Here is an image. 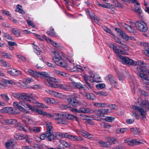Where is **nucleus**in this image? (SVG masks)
I'll return each mask as SVG.
<instances>
[{"instance_id":"nucleus-47","label":"nucleus","mask_w":149,"mask_h":149,"mask_svg":"<svg viewBox=\"0 0 149 149\" xmlns=\"http://www.w3.org/2000/svg\"><path fill=\"white\" fill-rule=\"evenodd\" d=\"M87 12L88 15L89 17L90 18H93L96 22L97 23L98 22L97 19H95L96 16L95 15L92 13H90L89 11H88Z\"/></svg>"},{"instance_id":"nucleus-56","label":"nucleus","mask_w":149,"mask_h":149,"mask_svg":"<svg viewBox=\"0 0 149 149\" xmlns=\"http://www.w3.org/2000/svg\"><path fill=\"white\" fill-rule=\"evenodd\" d=\"M115 118L112 116H107L104 119V120L107 122H112L114 121Z\"/></svg>"},{"instance_id":"nucleus-54","label":"nucleus","mask_w":149,"mask_h":149,"mask_svg":"<svg viewBox=\"0 0 149 149\" xmlns=\"http://www.w3.org/2000/svg\"><path fill=\"white\" fill-rule=\"evenodd\" d=\"M11 32L17 36H19L20 35V32L15 29L13 28L11 29Z\"/></svg>"},{"instance_id":"nucleus-48","label":"nucleus","mask_w":149,"mask_h":149,"mask_svg":"<svg viewBox=\"0 0 149 149\" xmlns=\"http://www.w3.org/2000/svg\"><path fill=\"white\" fill-rule=\"evenodd\" d=\"M0 62L2 66L7 67L9 66V63L7 62L2 60L1 58L0 59Z\"/></svg>"},{"instance_id":"nucleus-44","label":"nucleus","mask_w":149,"mask_h":149,"mask_svg":"<svg viewBox=\"0 0 149 149\" xmlns=\"http://www.w3.org/2000/svg\"><path fill=\"white\" fill-rule=\"evenodd\" d=\"M100 125L102 127L105 128L109 129L111 127V126L109 124L104 122L101 123Z\"/></svg>"},{"instance_id":"nucleus-20","label":"nucleus","mask_w":149,"mask_h":149,"mask_svg":"<svg viewBox=\"0 0 149 149\" xmlns=\"http://www.w3.org/2000/svg\"><path fill=\"white\" fill-rule=\"evenodd\" d=\"M42 100L48 104H56L58 103L57 100L52 98L45 97Z\"/></svg>"},{"instance_id":"nucleus-34","label":"nucleus","mask_w":149,"mask_h":149,"mask_svg":"<svg viewBox=\"0 0 149 149\" xmlns=\"http://www.w3.org/2000/svg\"><path fill=\"white\" fill-rule=\"evenodd\" d=\"M15 137L16 139L21 140L24 139H26V137H27V136L26 134H15Z\"/></svg>"},{"instance_id":"nucleus-50","label":"nucleus","mask_w":149,"mask_h":149,"mask_svg":"<svg viewBox=\"0 0 149 149\" xmlns=\"http://www.w3.org/2000/svg\"><path fill=\"white\" fill-rule=\"evenodd\" d=\"M34 80L31 78L28 77L23 79V82L25 84H27L32 82Z\"/></svg>"},{"instance_id":"nucleus-17","label":"nucleus","mask_w":149,"mask_h":149,"mask_svg":"<svg viewBox=\"0 0 149 149\" xmlns=\"http://www.w3.org/2000/svg\"><path fill=\"white\" fill-rule=\"evenodd\" d=\"M48 93L52 96H54L59 98L65 99L66 98V96L60 93L54 92L52 91H49Z\"/></svg>"},{"instance_id":"nucleus-24","label":"nucleus","mask_w":149,"mask_h":149,"mask_svg":"<svg viewBox=\"0 0 149 149\" xmlns=\"http://www.w3.org/2000/svg\"><path fill=\"white\" fill-rule=\"evenodd\" d=\"M93 82H100L101 81V77L97 73H95L92 77Z\"/></svg>"},{"instance_id":"nucleus-13","label":"nucleus","mask_w":149,"mask_h":149,"mask_svg":"<svg viewBox=\"0 0 149 149\" xmlns=\"http://www.w3.org/2000/svg\"><path fill=\"white\" fill-rule=\"evenodd\" d=\"M81 76L85 81V83L90 88L92 87V86L91 84L88 82V81H90L91 82H93L92 80V77L86 74H84L81 75Z\"/></svg>"},{"instance_id":"nucleus-55","label":"nucleus","mask_w":149,"mask_h":149,"mask_svg":"<svg viewBox=\"0 0 149 149\" xmlns=\"http://www.w3.org/2000/svg\"><path fill=\"white\" fill-rule=\"evenodd\" d=\"M130 130L135 134H139L140 132V131L139 129H138L137 128H131L130 129Z\"/></svg>"},{"instance_id":"nucleus-36","label":"nucleus","mask_w":149,"mask_h":149,"mask_svg":"<svg viewBox=\"0 0 149 149\" xmlns=\"http://www.w3.org/2000/svg\"><path fill=\"white\" fill-rule=\"evenodd\" d=\"M65 114L66 115V116L65 117L63 118V119H65H65L66 118L69 119L74 120H78V118L76 116H73L70 114Z\"/></svg>"},{"instance_id":"nucleus-52","label":"nucleus","mask_w":149,"mask_h":149,"mask_svg":"<svg viewBox=\"0 0 149 149\" xmlns=\"http://www.w3.org/2000/svg\"><path fill=\"white\" fill-rule=\"evenodd\" d=\"M97 4L99 6L104 8H110L111 5L110 4L107 3L105 5L101 4L99 2H97Z\"/></svg>"},{"instance_id":"nucleus-39","label":"nucleus","mask_w":149,"mask_h":149,"mask_svg":"<svg viewBox=\"0 0 149 149\" xmlns=\"http://www.w3.org/2000/svg\"><path fill=\"white\" fill-rule=\"evenodd\" d=\"M128 130V129L127 128H118L116 130V132L118 134H122L125 133Z\"/></svg>"},{"instance_id":"nucleus-59","label":"nucleus","mask_w":149,"mask_h":149,"mask_svg":"<svg viewBox=\"0 0 149 149\" xmlns=\"http://www.w3.org/2000/svg\"><path fill=\"white\" fill-rule=\"evenodd\" d=\"M105 86V85L103 83H100L96 85V87L98 89H101L104 88Z\"/></svg>"},{"instance_id":"nucleus-16","label":"nucleus","mask_w":149,"mask_h":149,"mask_svg":"<svg viewBox=\"0 0 149 149\" xmlns=\"http://www.w3.org/2000/svg\"><path fill=\"white\" fill-rule=\"evenodd\" d=\"M129 1L132 3H135L137 6H135V8L133 10L138 15H140L142 13V10L139 6V4L137 2V0H130Z\"/></svg>"},{"instance_id":"nucleus-15","label":"nucleus","mask_w":149,"mask_h":149,"mask_svg":"<svg viewBox=\"0 0 149 149\" xmlns=\"http://www.w3.org/2000/svg\"><path fill=\"white\" fill-rule=\"evenodd\" d=\"M81 94L84 97L88 100H94L96 99L95 96L92 93L84 92L82 93Z\"/></svg>"},{"instance_id":"nucleus-21","label":"nucleus","mask_w":149,"mask_h":149,"mask_svg":"<svg viewBox=\"0 0 149 149\" xmlns=\"http://www.w3.org/2000/svg\"><path fill=\"white\" fill-rule=\"evenodd\" d=\"M15 144V143L12 140L6 142L4 145L7 149H12Z\"/></svg>"},{"instance_id":"nucleus-33","label":"nucleus","mask_w":149,"mask_h":149,"mask_svg":"<svg viewBox=\"0 0 149 149\" xmlns=\"http://www.w3.org/2000/svg\"><path fill=\"white\" fill-rule=\"evenodd\" d=\"M74 88L84 89L85 87V85L81 84L80 83H76L74 82Z\"/></svg>"},{"instance_id":"nucleus-1","label":"nucleus","mask_w":149,"mask_h":149,"mask_svg":"<svg viewBox=\"0 0 149 149\" xmlns=\"http://www.w3.org/2000/svg\"><path fill=\"white\" fill-rule=\"evenodd\" d=\"M13 106L15 108L18 109L21 111L25 113L28 114L29 113V111L26 109H27L31 110L33 112H36L40 115L46 116L47 117L52 118L53 117L52 114L39 109L24 101H20L19 102H14L13 103Z\"/></svg>"},{"instance_id":"nucleus-9","label":"nucleus","mask_w":149,"mask_h":149,"mask_svg":"<svg viewBox=\"0 0 149 149\" xmlns=\"http://www.w3.org/2000/svg\"><path fill=\"white\" fill-rule=\"evenodd\" d=\"M134 25L136 29L140 31L146 32L148 30L147 25L143 22L137 21L134 23Z\"/></svg>"},{"instance_id":"nucleus-58","label":"nucleus","mask_w":149,"mask_h":149,"mask_svg":"<svg viewBox=\"0 0 149 149\" xmlns=\"http://www.w3.org/2000/svg\"><path fill=\"white\" fill-rule=\"evenodd\" d=\"M125 143L129 145H132V140H131L130 138H128L124 140Z\"/></svg>"},{"instance_id":"nucleus-11","label":"nucleus","mask_w":149,"mask_h":149,"mask_svg":"<svg viewBox=\"0 0 149 149\" xmlns=\"http://www.w3.org/2000/svg\"><path fill=\"white\" fill-rule=\"evenodd\" d=\"M106 81L109 82L112 86L114 87H116L118 86V84L116 81L115 77L111 74L107 76L105 78Z\"/></svg>"},{"instance_id":"nucleus-37","label":"nucleus","mask_w":149,"mask_h":149,"mask_svg":"<svg viewBox=\"0 0 149 149\" xmlns=\"http://www.w3.org/2000/svg\"><path fill=\"white\" fill-rule=\"evenodd\" d=\"M1 55L4 58L10 59L12 58V55L10 54L4 52H1Z\"/></svg>"},{"instance_id":"nucleus-7","label":"nucleus","mask_w":149,"mask_h":149,"mask_svg":"<svg viewBox=\"0 0 149 149\" xmlns=\"http://www.w3.org/2000/svg\"><path fill=\"white\" fill-rule=\"evenodd\" d=\"M70 63L67 69L71 72H74L77 71H83L85 69V67L80 66L79 65H75L73 63V61L68 60Z\"/></svg>"},{"instance_id":"nucleus-61","label":"nucleus","mask_w":149,"mask_h":149,"mask_svg":"<svg viewBox=\"0 0 149 149\" xmlns=\"http://www.w3.org/2000/svg\"><path fill=\"white\" fill-rule=\"evenodd\" d=\"M1 97L2 98L6 101L8 102L9 99V97L6 94H1Z\"/></svg>"},{"instance_id":"nucleus-60","label":"nucleus","mask_w":149,"mask_h":149,"mask_svg":"<svg viewBox=\"0 0 149 149\" xmlns=\"http://www.w3.org/2000/svg\"><path fill=\"white\" fill-rule=\"evenodd\" d=\"M17 127L19 130L25 131L26 130L24 128L23 125L20 123H18L17 125Z\"/></svg>"},{"instance_id":"nucleus-53","label":"nucleus","mask_w":149,"mask_h":149,"mask_svg":"<svg viewBox=\"0 0 149 149\" xmlns=\"http://www.w3.org/2000/svg\"><path fill=\"white\" fill-rule=\"evenodd\" d=\"M121 45H120L119 46V48H121L123 49V51L125 52V51H128L129 50V48L126 45L123 44L122 43V44H121Z\"/></svg>"},{"instance_id":"nucleus-63","label":"nucleus","mask_w":149,"mask_h":149,"mask_svg":"<svg viewBox=\"0 0 149 149\" xmlns=\"http://www.w3.org/2000/svg\"><path fill=\"white\" fill-rule=\"evenodd\" d=\"M26 121L29 124H34V121L33 119L29 118H26Z\"/></svg>"},{"instance_id":"nucleus-38","label":"nucleus","mask_w":149,"mask_h":149,"mask_svg":"<svg viewBox=\"0 0 149 149\" xmlns=\"http://www.w3.org/2000/svg\"><path fill=\"white\" fill-rule=\"evenodd\" d=\"M66 138H68L72 140H77L78 141L81 140H82L80 137H77L76 136L70 135L67 134V136Z\"/></svg>"},{"instance_id":"nucleus-45","label":"nucleus","mask_w":149,"mask_h":149,"mask_svg":"<svg viewBox=\"0 0 149 149\" xmlns=\"http://www.w3.org/2000/svg\"><path fill=\"white\" fill-rule=\"evenodd\" d=\"M46 125L47 128V132L52 131V126L51 123L47 121L46 122Z\"/></svg>"},{"instance_id":"nucleus-19","label":"nucleus","mask_w":149,"mask_h":149,"mask_svg":"<svg viewBox=\"0 0 149 149\" xmlns=\"http://www.w3.org/2000/svg\"><path fill=\"white\" fill-rule=\"evenodd\" d=\"M7 73L10 75L14 76L21 74V72L20 71L17 70L14 68L9 69L7 70Z\"/></svg>"},{"instance_id":"nucleus-29","label":"nucleus","mask_w":149,"mask_h":149,"mask_svg":"<svg viewBox=\"0 0 149 149\" xmlns=\"http://www.w3.org/2000/svg\"><path fill=\"white\" fill-rule=\"evenodd\" d=\"M55 137L56 139H59L61 138H66L67 136V133H57L55 134Z\"/></svg>"},{"instance_id":"nucleus-51","label":"nucleus","mask_w":149,"mask_h":149,"mask_svg":"<svg viewBox=\"0 0 149 149\" xmlns=\"http://www.w3.org/2000/svg\"><path fill=\"white\" fill-rule=\"evenodd\" d=\"M98 143L102 146L108 148L110 146L108 144L109 143L103 141L101 140H100L98 142Z\"/></svg>"},{"instance_id":"nucleus-23","label":"nucleus","mask_w":149,"mask_h":149,"mask_svg":"<svg viewBox=\"0 0 149 149\" xmlns=\"http://www.w3.org/2000/svg\"><path fill=\"white\" fill-rule=\"evenodd\" d=\"M137 72H136L137 75L142 79L143 81L148 78L146 74H145V72H143L142 71H139L137 70Z\"/></svg>"},{"instance_id":"nucleus-14","label":"nucleus","mask_w":149,"mask_h":149,"mask_svg":"<svg viewBox=\"0 0 149 149\" xmlns=\"http://www.w3.org/2000/svg\"><path fill=\"white\" fill-rule=\"evenodd\" d=\"M94 113L96 114L97 116H94L93 117V119L98 121L101 120L102 119L100 116H103L104 114L102 109L95 110L94 111Z\"/></svg>"},{"instance_id":"nucleus-35","label":"nucleus","mask_w":149,"mask_h":149,"mask_svg":"<svg viewBox=\"0 0 149 149\" xmlns=\"http://www.w3.org/2000/svg\"><path fill=\"white\" fill-rule=\"evenodd\" d=\"M3 121L6 125L13 124L17 122L16 120L13 119L4 120Z\"/></svg>"},{"instance_id":"nucleus-3","label":"nucleus","mask_w":149,"mask_h":149,"mask_svg":"<svg viewBox=\"0 0 149 149\" xmlns=\"http://www.w3.org/2000/svg\"><path fill=\"white\" fill-rule=\"evenodd\" d=\"M109 47L112 48L114 52L117 56L120 61L124 64H128L130 65H134L135 63H133V60L128 58L124 57L120 55H127V53L123 50L117 48L113 44H110L109 45Z\"/></svg>"},{"instance_id":"nucleus-18","label":"nucleus","mask_w":149,"mask_h":149,"mask_svg":"<svg viewBox=\"0 0 149 149\" xmlns=\"http://www.w3.org/2000/svg\"><path fill=\"white\" fill-rule=\"evenodd\" d=\"M67 100L69 103L73 106H78L80 104L79 102L74 98H69Z\"/></svg>"},{"instance_id":"nucleus-46","label":"nucleus","mask_w":149,"mask_h":149,"mask_svg":"<svg viewBox=\"0 0 149 149\" xmlns=\"http://www.w3.org/2000/svg\"><path fill=\"white\" fill-rule=\"evenodd\" d=\"M47 33L50 36H56V33L54 32L53 29L52 28H50L49 30L47 32Z\"/></svg>"},{"instance_id":"nucleus-31","label":"nucleus","mask_w":149,"mask_h":149,"mask_svg":"<svg viewBox=\"0 0 149 149\" xmlns=\"http://www.w3.org/2000/svg\"><path fill=\"white\" fill-rule=\"evenodd\" d=\"M53 131H51L47 132L46 136L48 140L51 141L53 140L54 138V135L52 134Z\"/></svg>"},{"instance_id":"nucleus-40","label":"nucleus","mask_w":149,"mask_h":149,"mask_svg":"<svg viewBox=\"0 0 149 149\" xmlns=\"http://www.w3.org/2000/svg\"><path fill=\"white\" fill-rule=\"evenodd\" d=\"M137 69L139 71H142L143 72H145V74H146L147 75H149V70L145 68H142L140 67H137Z\"/></svg>"},{"instance_id":"nucleus-27","label":"nucleus","mask_w":149,"mask_h":149,"mask_svg":"<svg viewBox=\"0 0 149 149\" xmlns=\"http://www.w3.org/2000/svg\"><path fill=\"white\" fill-rule=\"evenodd\" d=\"M122 26L124 27L126 30L130 32H134V29L131 26L125 23H122Z\"/></svg>"},{"instance_id":"nucleus-2","label":"nucleus","mask_w":149,"mask_h":149,"mask_svg":"<svg viewBox=\"0 0 149 149\" xmlns=\"http://www.w3.org/2000/svg\"><path fill=\"white\" fill-rule=\"evenodd\" d=\"M13 106L15 108L18 109L21 111L25 113L28 114L29 113V111L26 109H27L31 110L33 112H36L40 115L46 116L47 117L52 118L53 117L52 114L39 109L24 101H20L19 102H14L13 103Z\"/></svg>"},{"instance_id":"nucleus-49","label":"nucleus","mask_w":149,"mask_h":149,"mask_svg":"<svg viewBox=\"0 0 149 149\" xmlns=\"http://www.w3.org/2000/svg\"><path fill=\"white\" fill-rule=\"evenodd\" d=\"M95 94L100 96H106L108 95V94L103 91H99L95 92Z\"/></svg>"},{"instance_id":"nucleus-6","label":"nucleus","mask_w":149,"mask_h":149,"mask_svg":"<svg viewBox=\"0 0 149 149\" xmlns=\"http://www.w3.org/2000/svg\"><path fill=\"white\" fill-rule=\"evenodd\" d=\"M140 107L132 105L131 108L139 112L142 119L146 117V111L149 109V102L148 101H142L140 102Z\"/></svg>"},{"instance_id":"nucleus-25","label":"nucleus","mask_w":149,"mask_h":149,"mask_svg":"<svg viewBox=\"0 0 149 149\" xmlns=\"http://www.w3.org/2000/svg\"><path fill=\"white\" fill-rule=\"evenodd\" d=\"M80 134L84 136L91 140H93L95 139L94 137L92 135L85 131H83Z\"/></svg>"},{"instance_id":"nucleus-64","label":"nucleus","mask_w":149,"mask_h":149,"mask_svg":"<svg viewBox=\"0 0 149 149\" xmlns=\"http://www.w3.org/2000/svg\"><path fill=\"white\" fill-rule=\"evenodd\" d=\"M34 147L35 149H43L45 146L44 145L35 144L34 145Z\"/></svg>"},{"instance_id":"nucleus-32","label":"nucleus","mask_w":149,"mask_h":149,"mask_svg":"<svg viewBox=\"0 0 149 149\" xmlns=\"http://www.w3.org/2000/svg\"><path fill=\"white\" fill-rule=\"evenodd\" d=\"M56 79L58 81V82H59V80H58L57 79ZM52 82H55L52 81H48V85L49 86L54 88H59V84H58L56 83H52Z\"/></svg>"},{"instance_id":"nucleus-12","label":"nucleus","mask_w":149,"mask_h":149,"mask_svg":"<svg viewBox=\"0 0 149 149\" xmlns=\"http://www.w3.org/2000/svg\"><path fill=\"white\" fill-rule=\"evenodd\" d=\"M115 30L116 31L117 33L118 36L125 40H127L128 36L124 31L118 28H116Z\"/></svg>"},{"instance_id":"nucleus-28","label":"nucleus","mask_w":149,"mask_h":149,"mask_svg":"<svg viewBox=\"0 0 149 149\" xmlns=\"http://www.w3.org/2000/svg\"><path fill=\"white\" fill-rule=\"evenodd\" d=\"M28 129L30 132H34L36 133L40 132L41 130L40 127H29Z\"/></svg>"},{"instance_id":"nucleus-8","label":"nucleus","mask_w":149,"mask_h":149,"mask_svg":"<svg viewBox=\"0 0 149 149\" xmlns=\"http://www.w3.org/2000/svg\"><path fill=\"white\" fill-rule=\"evenodd\" d=\"M17 97L19 99L29 102H31V99H36L38 98V97L35 95L25 93H22L19 95H18Z\"/></svg>"},{"instance_id":"nucleus-43","label":"nucleus","mask_w":149,"mask_h":149,"mask_svg":"<svg viewBox=\"0 0 149 149\" xmlns=\"http://www.w3.org/2000/svg\"><path fill=\"white\" fill-rule=\"evenodd\" d=\"M54 72L57 75H61L63 76L67 77L68 76V74L64 72H63L57 70H55L54 71Z\"/></svg>"},{"instance_id":"nucleus-5","label":"nucleus","mask_w":149,"mask_h":149,"mask_svg":"<svg viewBox=\"0 0 149 149\" xmlns=\"http://www.w3.org/2000/svg\"><path fill=\"white\" fill-rule=\"evenodd\" d=\"M51 52L53 55L52 60L56 65L63 67L67 66L66 63L62 61L63 57L65 59L67 58L65 54L60 51H52Z\"/></svg>"},{"instance_id":"nucleus-4","label":"nucleus","mask_w":149,"mask_h":149,"mask_svg":"<svg viewBox=\"0 0 149 149\" xmlns=\"http://www.w3.org/2000/svg\"><path fill=\"white\" fill-rule=\"evenodd\" d=\"M27 73L36 79L39 77L45 78L47 82L48 81L57 82L58 81L55 78L49 77V74L47 72H37L33 71L31 69L27 70Z\"/></svg>"},{"instance_id":"nucleus-30","label":"nucleus","mask_w":149,"mask_h":149,"mask_svg":"<svg viewBox=\"0 0 149 149\" xmlns=\"http://www.w3.org/2000/svg\"><path fill=\"white\" fill-rule=\"evenodd\" d=\"M44 63L42 58H40L38 61V63L36 65V67L38 69H41L44 67Z\"/></svg>"},{"instance_id":"nucleus-22","label":"nucleus","mask_w":149,"mask_h":149,"mask_svg":"<svg viewBox=\"0 0 149 149\" xmlns=\"http://www.w3.org/2000/svg\"><path fill=\"white\" fill-rule=\"evenodd\" d=\"M44 37L45 40L52 44L53 46L57 48H59L60 47L59 44L52 40L49 38L47 37L46 36H44Z\"/></svg>"},{"instance_id":"nucleus-26","label":"nucleus","mask_w":149,"mask_h":149,"mask_svg":"<svg viewBox=\"0 0 149 149\" xmlns=\"http://www.w3.org/2000/svg\"><path fill=\"white\" fill-rule=\"evenodd\" d=\"M135 63V64L134 65H139L138 67H140L141 68H145L144 67L146 66V64L144 63L143 61H133V63Z\"/></svg>"},{"instance_id":"nucleus-10","label":"nucleus","mask_w":149,"mask_h":149,"mask_svg":"<svg viewBox=\"0 0 149 149\" xmlns=\"http://www.w3.org/2000/svg\"><path fill=\"white\" fill-rule=\"evenodd\" d=\"M53 117L52 118L54 119L57 120L58 123L61 124H66L68 122L65 119H63V118L65 117L66 115L65 114L55 113L53 114Z\"/></svg>"},{"instance_id":"nucleus-57","label":"nucleus","mask_w":149,"mask_h":149,"mask_svg":"<svg viewBox=\"0 0 149 149\" xmlns=\"http://www.w3.org/2000/svg\"><path fill=\"white\" fill-rule=\"evenodd\" d=\"M17 57L20 60L23 62H25L26 61V57L20 54H17Z\"/></svg>"},{"instance_id":"nucleus-62","label":"nucleus","mask_w":149,"mask_h":149,"mask_svg":"<svg viewBox=\"0 0 149 149\" xmlns=\"http://www.w3.org/2000/svg\"><path fill=\"white\" fill-rule=\"evenodd\" d=\"M60 142L61 143V144L63 146L65 147H68L70 146V145L66 142L64 141H61Z\"/></svg>"},{"instance_id":"nucleus-41","label":"nucleus","mask_w":149,"mask_h":149,"mask_svg":"<svg viewBox=\"0 0 149 149\" xmlns=\"http://www.w3.org/2000/svg\"><path fill=\"white\" fill-rule=\"evenodd\" d=\"M73 88H74V82L68 83L66 86V91H70Z\"/></svg>"},{"instance_id":"nucleus-42","label":"nucleus","mask_w":149,"mask_h":149,"mask_svg":"<svg viewBox=\"0 0 149 149\" xmlns=\"http://www.w3.org/2000/svg\"><path fill=\"white\" fill-rule=\"evenodd\" d=\"M15 10L16 11L22 14H24L25 13L24 12L23 10L22 6L20 5H17Z\"/></svg>"}]
</instances>
